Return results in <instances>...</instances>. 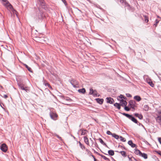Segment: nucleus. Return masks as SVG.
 Wrapping results in <instances>:
<instances>
[{
    "mask_svg": "<svg viewBox=\"0 0 161 161\" xmlns=\"http://www.w3.org/2000/svg\"><path fill=\"white\" fill-rule=\"evenodd\" d=\"M3 5L10 11H12L14 14L17 16V11L13 8L12 6L7 0H0Z\"/></svg>",
    "mask_w": 161,
    "mask_h": 161,
    "instance_id": "1",
    "label": "nucleus"
},
{
    "mask_svg": "<svg viewBox=\"0 0 161 161\" xmlns=\"http://www.w3.org/2000/svg\"><path fill=\"white\" fill-rule=\"evenodd\" d=\"M38 13L36 15L35 18L38 21H41L44 18V16L43 14V12L40 9L38 8Z\"/></svg>",
    "mask_w": 161,
    "mask_h": 161,
    "instance_id": "2",
    "label": "nucleus"
},
{
    "mask_svg": "<svg viewBox=\"0 0 161 161\" xmlns=\"http://www.w3.org/2000/svg\"><path fill=\"white\" fill-rule=\"evenodd\" d=\"M135 106V101H129V104L128 106H125V110L128 111L130 110V108H134Z\"/></svg>",
    "mask_w": 161,
    "mask_h": 161,
    "instance_id": "3",
    "label": "nucleus"
},
{
    "mask_svg": "<svg viewBox=\"0 0 161 161\" xmlns=\"http://www.w3.org/2000/svg\"><path fill=\"white\" fill-rule=\"evenodd\" d=\"M18 85L21 89L25 90L26 92H28L29 91V88L26 87L24 84L22 83H18Z\"/></svg>",
    "mask_w": 161,
    "mask_h": 161,
    "instance_id": "4",
    "label": "nucleus"
},
{
    "mask_svg": "<svg viewBox=\"0 0 161 161\" xmlns=\"http://www.w3.org/2000/svg\"><path fill=\"white\" fill-rule=\"evenodd\" d=\"M50 115L51 119L54 120H56L57 119V117H58V115L56 113L52 112H50Z\"/></svg>",
    "mask_w": 161,
    "mask_h": 161,
    "instance_id": "5",
    "label": "nucleus"
},
{
    "mask_svg": "<svg viewBox=\"0 0 161 161\" xmlns=\"http://www.w3.org/2000/svg\"><path fill=\"white\" fill-rule=\"evenodd\" d=\"M89 94L92 95L94 97L97 96V92L95 90H94L92 88H91L90 89V92Z\"/></svg>",
    "mask_w": 161,
    "mask_h": 161,
    "instance_id": "6",
    "label": "nucleus"
},
{
    "mask_svg": "<svg viewBox=\"0 0 161 161\" xmlns=\"http://www.w3.org/2000/svg\"><path fill=\"white\" fill-rule=\"evenodd\" d=\"M1 149L4 152H6L8 150V147L7 145L5 144H2L0 147Z\"/></svg>",
    "mask_w": 161,
    "mask_h": 161,
    "instance_id": "7",
    "label": "nucleus"
},
{
    "mask_svg": "<svg viewBox=\"0 0 161 161\" xmlns=\"http://www.w3.org/2000/svg\"><path fill=\"white\" fill-rule=\"evenodd\" d=\"M118 101H124V100H126L127 98L122 95H120L117 98Z\"/></svg>",
    "mask_w": 161,
    "mask_h": 161,
    "instance_id": "8",
    "label": "nucleus"
},
{
    "mask_svg": "<svg viewBox=\"0 0 161 161\" xmlns=\"http://www.w3.org/2000/svg\"><path fill=\"white\" fill-rule=\"evenodd\" d=\"M40 3V5L42 8H45V4L43 0H38Z\"/></svg>",
    "mask_w": 161,
    "mask_h": 161,
    "instance_id": "9",
    "label": "nucleus"
},
{
    "mask_svg": "<svg viewBox=\"0 0 161 161\" xmlns=\"http://www.w3.org/2000/svg\"><path fill=\"white\" fill-rule=\"evenodd\" d=\"M156 121L159 124H161V115H158L156 118Z\"/></svg>",
    "mask_w": 161,
    "mask_h": 161,
    "instance_id": "10",
    "label": "nucleus"
},
{
    "mask_svg": "<svg viewBox=\"0 0 161 161\" xmlns=\"http://www.w3.org/2000/svg\"><path fill=\"white\" fill-rule=\"evenodd\" d=\"M84 141L85 143L88 145L90 146L89 143V140L88 138L86 136L84 137Z\"/></svg>",
    "mask_w": 161,
    "mask_h": 161,
    "instance_id": "11",
    "label": "nucleus"
},
{
    "mask_svg": "<svg viewBox=\"0 0 161 161\" xmlns=\"http://www.w3.org/2000/svg\"><path fill=\"white\" fill-rule=\"evenodd\" d=\"M119 104L120 106H121L123 107L125 106L127 104V101H120Z\"/></svg>",
    "mask_w": 161,
    "mask_h": 161,
    "instance_id": "12",
    "label": "nucleus"
},
{
    "mask_svg": "<svg viewBox=\"0 0 161 161\" xmlns=\"http://www.w3.org/2000/svg\"><path fill=\"white\" fill-rule=\"evenodd\" d=\"M147 83L150 85L152 87H153L154 86V84L153 83V82L150 80H147Z\"/></svg>",
    "mask_w": 161,
    "mask_h": 161,
    "instance_id": "13",
    "label": "nucleus"
},
{
    "mask_svg": "<svg viewBox=\"0 0 161 161\" xmlns=\"http://www.w3.org/2000/svg\"><path fill=\"white\" fill-rule=\"evenodd\" d=\"M128 144L132 147H134L136 146V145L133 143L132 141L131 140L128 141Z\"/></svg>",
    "mask_w": 161,
    "mask_h": 161,
    "instance_id": "14",
    "label": "nucleus"
},
{
    "mask_svg": "<svg viewBox=\"0 0 161 161\" xmlns=\"http://www.w3.org/2000/svg\"><path fill=\"white\" fill-rule=\"evenodd\" d=\"M78 92L80 93L84 94L86 92V91L84 88H82V89H79L78 90Z\"/></svg>",
    "mask_w": 161,
    "mask_h": 161,
    "instance_id": "15",
    "label": "nucleus"
},
{
    "mask_svg": "<svg viewBox=\"0 0 161 161\" xmlns=\"http://www.w3.org/2000/svg\"><path fill=\"white\" fill-rule=\"evenodd\" d=\"M114 106L119 109H120V105L119 103H116L114 104Z\"/></svg>",
    "mask_w": 161,
    "mask_h": 161,
    "instance_id": "16",
    "label": "nucleus"
},
{
    "mask_svg": "<svg viewBox=\"0 0 161 161\" xmlns=\"http://www.w3.org/2000/svg\"><path fill=\"white\" fill-rule=\"evenodd\" d=\"M124 157H126L127 156L126 153L124 151H121L119 152Z\"/></svg>",
    "mask_w": 161,
    "mask_h": 161,
    "instance_id": "17",
    "label": "nucleus"
},
{
    "mask_svg": "<svg viewBox=\"0 0 161 161\" xmlns=\"http://www.w3.org/2000/svg\"><path fill=\"white\" fill-rule=\"evenodd\" d=\"M24 65L25 66V67L28 70L31 72H32V70L31 68L29 67L27 65L25 64H24Z\"/></svg>",
    "mask_w": 161,
    "mask_h": 161,
    "instance_id": "18",
    "label": "nucleus"
},
{
    "mask_svg": "<svg viewBox=\"0 0 161 161\" xmlns=\"http://www.w3.org/2000/svg\"><path fill=\"white\" fill-rule=\"evenodd\" d=\"M88 132L87 130H81V135H84L86 134Z\"/></svg>",
    "mask_w": 161,
    "mask_h": 161,
    "instance_id": "19",
    "label": "nucleus"
},
{
    "mask_svg": "<svg viewBox=\"0 0 161 161\" xmlns=\"http://www.w3.org/2000/svg\"><path fill=\"white\" fill-rule=\"evenodd\" d=\"M130 119L136 123H137V120L136 119H135L132 116H131V117Z\"/></svg>",
    "mask_w": 161,
    "mask_h": 161,
    "instance_id": "20",
    "label": "nucleus"
},
{
    "mask_svg": "<svg viewBox=\"0 0 161 161\" xmlns=\"http://www.w3.org/2000/svg\"><path fill=\"white\" fill-rule=\"evenodd\" d=\"M142 157H143L144 159H147V154L144 153H142Z\"/></svg>",
    "mask_w": 161,
    "mask_h": 161,
    "instance_id": "21",
    "label": "nucleus"
},
{
    "mask_svg": "<svg viewBox=\"0 0 161 161\" xmlns=\"http://www.w3.org/2000/svg\"><path fill=\"white\" fill-rule=\"evenodd\" d=\"M78 143L79 144L80 147L82 149H85V146L83 144H82L80 142H79Z\"/></svg>",
    "mask_w": 161,
    "mask_h": 161,
    "instance_id": "22",
    "label": "nucleus"
},
{
    "mask_svg": "<svg viewBox=\"0 0 161 161\" xmlns=\"http://www.w3.org/2000/svg\"><path fill=\"white\" fill-rule=\"evenodd\" d=\"M135 153L137 155H139L140 156L141 155V152L140 151L137 149H135Z\"/></svg>",
    "mask_w": 161,
    "mask_h": 161,
    "instance_id": "23",
    "label": "nucleus"
},
{
    "mask_svg": "<svg viewBox=\"0 0 161 161\" xmlns=\"http://www.w3.org/2000/svg\"><path fill=\"white\" fill-rule=\"evenodd\" d=\"M134 98L136 101H140V100L141 99L140 97L138 96H135L134 97Z\"/></svg>",
    "mask_w": 161,
    "mask_h": 161,
    "instance_id": "24",
    "label": "nucleus"
},
{
    "mask_svg": "<svg viewBox=\"0 0 161 161\" xmlns=\"http://www.w3.org/2000/svg\"><path fill=\"white\" fill-rule=\"evenodd\" d=\"M112 136L113 137H114V138L117 139H119V136L118 135L115 134H113L112 135Z\"/></svg>",
    "mask_w": 161,
    "mask_h": 161,
    "instance_id": "25",
    "label": "nucleus"
},
{
    "mask_svg": "<svg viewBox=\"0 0 161 161\" xmlns=\"http://www.w3.org/2000/svg\"><path fill=\"white\" fill-rule=\"evenodd\" d=\"M108 153L111 156H113L114 155V152L112 150H109L108 152Z\"/></svg>",
    "mask_w": 161,
    "mask_h": 161,
    "instance_id": "26",
    "label": "nucleus"
},
{
    "mask_svg": "<svg viewBox=\"0 0 161 161\" xmlns=\"http://www.w3.org/2000/svg\"><path fill=\"white\" fill-rule=\"evenodd\" d=\"M102 158L106 160H107V161H110V160L109 158H107L105 156H103V155H99Z\"/></svg>",
    "mask_w": 161,
    "mask_h": 161,
    "instance_id": "27",
    "label": "nucleus"
},
{
    "mask_svg": "<svg viewBox=\"0 0 161 161\" xmlns=\"http://www.w3.org/2000/svg\"><path fill=\"white\" fill-rule=\"evenodd\" d=\"M144 110L147 111H148L149 109V107L147 105H145L143 108Z\"/></svg>",
    "mask_w": 161,
    "mask_h": 161,
    "instance_id": "28",
    "label": "nucleus"
},
{
    "mask_svg": "<svg viewBox=\"0 0 161 161\" xmlns=\"http://www.w3.org/2000/svg\"><path fill=\"white\" fill-rule=\"evenodd\" d=\"M123 114L125 116H126L129 119H130L131 117V115H129L128 114H126V113H123Z\"/></svg>",
    "mask_w": 161,
    "mask_h": 161,
    "instance_id": "29",
    "label": "nucleus"
},
{
    "mask_svg": "<svg viewBox=\"0 0 161 161\" xmlns=\"http://www.w3.org/2000/svg\"><path fill=\"white\" fill-rule=\"evenodd\" d=\"M119 138L120 139V140L121 141L123 142H125L126 141L125 139L121 136L119 137Z\"/></svg>",
    "mask_w": 161,
    "mask_h": 161,
    "instance_id": "30",
    "label": "nucleus"
},
{
    "mask_svg": "<svg viewBox=\"0 0 161 161\" xmlns=\"http://www.w3.org/2000/svg\"><path fill=\"white\" fill-rule=\"evenodd\" d=\"M142 141L143 142H145L146 144L148 145L149 146H150V144L147 141H146L145 139H143L142 138Z\"/></svg>",
    "mask_w": 161,
    "mask_h": 161,
    "instance_id": "31",
    "label": "nucleus"
},
{
    "mask_svg": "<svg viewBox=\"0 0 161 161\" xmlns=\"http://www.w3.org/2000/svg\"><path fill=\"white\" fill-rule=\"evenodd\" d=\"M86 151L87 153V154L89 155L92 154V153L90 150L87 148L86 149Z\"/></svg>",
    "mask_w": 161,
    "mask_h": 161,
    "instance_id": "32",
    "label": "nucleus"
},
{
    "mask_svg": "<svg viewBox=\"0 0 161 161\" xmlns=\"http://www.w3.org/2000/svg\"><path fill=\"white\" fill-rule=\"evenodd\" d=\"M106 99L107 101H114V99L110 97H107Z\"/></svg>",
    "mask_w": 161,
    "mask_h": 161,
    "instance_id": "33",
    "label": "nucleus"
},
{
    "mask_svg": "<svg viewBox=\"0 0 161 161\" xmlns=\"http://www.w3.org/2000/svg\"><path fill=\"white\" fill-rule=\"evenodd\" d=\"M144 21H145V22L147 23V22H148V18L146 16H144Z\"/></svg>",
    "mask_w": 161,
    "mask_h": 161,
    "instance_id": "34",
    "label": "nucleus"
},
{
    "mask_svg": "<svg viewBox=\"0 0 161 161\" xmlns=\"http://www.w3.org/2000/svg\"><path fill=\"white\" fill-rule=\"evenodd\" d=\"M73 82H74V81L73 80H71L70 81V83L74 87H75L76 86L75 85V84H77V82H76V83H73Z\"/></svg>",
    "mask_w": 161,
    "mask_h": 161,
    "instance_id": "35",
    "label": "nucleus"
},
{
    "mask_svg": "<svg viewBox=\"0 0 161 161\" xmlns=\"http://www.w3.org/2000/svg\"><path fill=\"white\" fill-rule=\"evenodd\" d=\"M128 157L129 159V160L130 161H136V160L134 158H130L129 157Z\"/></svg>",
    "mask_w": 161,
    "mask_h": 161,
    "instance_id": "36",
    "label": "nucleus"
},
{
    "mask_svg": "<svg viewBox=\"0 0 161 161\" xmlns=\"http://www.w3.org/2000/svg\"><path fill=\"white\" fill-rule=\"evenodd\" d=\"M95 100V101H104V99L103 98H96Z\"/></svg>",
    "mask_w": 161,
    "mask_h": 161,
    "instance_id": "37",
    "label": "nucleus"
},
{
    "mask_svg": "<svg viewBox=\"0 0 161 161\" xmlns=\"http://www.w3.org/2000/svg\"><path fill=\"white\" fill-rule=\"evenodd\" d=\"M107 134L108 135H111L112 136V133L109 130H108L107 131Z\"/></svg>",
    "mask_w": 161,
    "mask_h": 161,
    "instance_id": "38",
    "label": "nucleus"
},
{
    "mask_svg": "<svg viewBox=\"0 0 161 161\" xmlns=\"http://www.w3.org/2000/svg\"><path fill=\"white\" fill-rule=\"evenodd\" d=\"M99 141L101 143H102V144H103L104 142L103 141V140L102 139L99 138Z\"/></svg>",
    "mask_w": 161,
    "mask_h": 161,
    "instance_id": "39",
    "label": "nucleus"
},
{
    "mask_svg": "<svg viewBox=\"0 0 161 161\" xmlns=\"http://www.w3.org/2000/svg\"><path fill=\"white\" fill-rule=\"evenodd\" d=\"M155 152H156L157 153H158V154L159 155H160L161 154V152L160 151H157V150H155L154 151Z\"/></svg>",
    "mask_w": 161,
    "mask_h": 161,
    "instance_id": "40",
    "label": "nucleus"
},
{
    "mask_svg": "<svg viewBox=\"0 0 161 161\" xmlns=\"http://www.w3.org/2000/svg\"><path fill=\"white\" fill-rule=\"evenodd\" d=\"M45 85L48 86L50 88H52L51 86H50L49 84L48 83H46L45 84Z\"/></svg>",
    "mask_w": 161,
    "mask_h": 161,
    "instance_id": "41",
    "label": "nucleus"
},
{
    "mask_svg": "<svg viewBox=\"0 0 161 161\" xmlns=\"http://www.w3.org/2000/svg\"><path fill=\"white\" fill-rule=\"evenodd\" d=\"M126 95L127 97H132L131 95L129 93H127Z\"/></svg>",
    "mask_w": 161,
    "mask_h": 161,
    "instance_id": "42",
    "label": "nucleus"
},
{
    "mask_svg": "<svg viewBox=\"0 0 161 161\" xmlns=\"http://www.w3.org/2000/svg\"><path fill=\"white\" fill-rule=\"evenodd\" d=\"M55 136L58 138L60 140H61L62 139V138L61 137L59 136L58 135H55Z\"/></svg>",
    "mask_w": 161,
    "mask_h": 161,
    "instance_id": "43",
    "label": "nucleus"
},
{
    "mask_svg": "<svg viewBox=\"0 0 161 161\" xmlns=\"http://www.w3.org/2000/svg\"><path fill=\"white\" fill-rule=\"evenodd\" d=\"M158 140L159 142L161 144V137H158Z\"/></svg>",
    "mask_w": 161,
    "mask_h": 161,
    "instance_id": "44",
    "label": "nucleus"
},
{
    "mask_svg": "<svg viewBox=\"0 0 161 161\" xmlns=\"http://www.w3.org/2000/svg\"><path fill=\"white\" fill-rule=\"evenodd\" d=\"M135 115L136 116V117H138L140 119H141V118H140V116L139 115V114H135Z\"/></svg>",
    "mask_w": 161,
    "mask_h": 161,
    "instance_id": "45",
    "label": "nucleus"
},
{
    "mask_svg": "<svg viewBox=\"0 0 161 161\" xmlns=\"http://www.w3.org/2000/svg\"><path fill=\"white\" fill-rule=\"evenodd\" d=\"M97 102L100 104H103V101H97Z\"/></svg>",
    "mask_w": 161,
    "mask_h": 161,
    "instance_id": "46",
    "label": "nucleus"
},
{
    "mask_svg": "<svg viewBox=\"0 0 161 161\" xmlns=\"http://www.w3.org/2000/svg\"><path fill=\"white\" fill-rule=\"evenodd\" d=\"M107 102L110 104H113L114 103V101H107Z\"/></svg>",
    "mask_w": 161,
    "mask_h": 161,
    "instance_id": "47",
    "label": "nucleus"
},
{
    "mask_svg": "<svg viewBox=\"0 0 161 161\" xmlns=\"http://www.w3.org/2000/svg\"><path fill=\"white\" fill-rule=\"evenodd\" d=\"M62 2L64 3V4L65 5L66 4V2L65 0H62Z\"/></svg>",
    "mask_w": 161,
    "mask_h": 161,
    "instance_id": "48",
    "label": "nucleus"
},
{
    "mask_svg": "<svg viewBox=\"0 0 161 161\" xmlns=\"http://www.w3.org/2000/svg\"><path fill=\"white\" fill-rule=\"evenodd\" d=\"M90 155L93 158H94H94H95V156L92 154H92Z\"/></svg>",
    "mask_w": 161,
    "mask_h": 161,
    "instance_id": "49",
    "label": "nucleus"
},
{
    "mask_svg": "<svg viewBox=\"0 0 161 161\" xmlns=\"http://www.w3.org/2000/svg\"><path fill=\"white\" fill-rule=\"evenodd\" d=\"M7 97L8 96L6 95H4L3 96V97L5 98H7Z\"/></svg>",
    "mask_w": 161,
    "mask_h": 161,
    "instance_id": "50",
    "label": "nucleus"
},
{
    "mask_svg": "<svg viewBox=\"0 0 161 161\" xmlns=\"http://www.w3.org/2000/svg\"><path fill=\"white\" fill-rule=\"evenodd\" d=\"M158 114H159V115H161V111H158Z\"/></svg>",
    "mask_w": 161,
    "mask_h": 161,
    "instance_id": "51",
    "label": "nucleus"
},
{
    "mask_svg": "<svg viewBox=\"0 0 161 161\" xmlns=\"http://www.w3.org/2000/svg\"><path fill=\"white\" fill-rule=\"evenodd\" d=\"M156 160H158V161H159L158 158H157V157H156Z\"/></svg>",
    "mask_w": 161,
    "mask_h": 161,
    "instance_id": "52",
    "label": "nucleus"
},
{
    "mask_svg": "<svg viewBox=\"0 0 161 161\" xmlns=\"http://www.w3.org/2000/svg\"><path fill=\"white\" fill-rule=\"evenodd\" d=\"M158 21H157L156 22V24H154V25H156L158 23Z\"/></svg>",
    "mask_w": 161,
    "mask_h": 161,
    "instance_id": "53",
    "label": "nucleus"
},
{
    "mask_svg": "<svg viewBox=\"0 0 161 161\" xmlns=\"http://www.w3.org/2000/svg\"><path fill=\"white\" fill-rule=\"evenodd\" d=\"M94 161H97V159L96 158H94Z\"/></svg>",
    "mask_w": 161,
    "mask_h": 161,
    "instance_id": "54",
    "label": "nucleus"
},
{
    "mask_svg": "<svg viewBox=\"0 0 161 161\" xmlns=\"http://www.w3.org/2000/svg\"><path fill=\"white\" fill-rule=\"evenodd\" d=\"M143 118V116L142 115V119Z\"/></svg>",
    "mask_w": 161,
    "mask_h": 161,
    "instance_id": "55",
    "label": "nucleus"
},
{
    "mask_svg": "<svg viewBox=\"0 0 161 161\" xmlns=\"http://www.w3.org/2000/svg\"><path fill=\"white\" fill-rule=\"evenodd\" d=\"M143 127H144V126L142 124L141 125Z\"/></svg>",
    "mask_w": 161,
    "mask_h": 161,
    "instance_id": "56",
    "label": "nucleus"
},
{
    "mask_svg": "<svg viewBox=\"0 0 161 161\" xmlns=\"http://www.w3.org/2000/svg\"><path fill=\"white\" fill-rule=\"evenodd\" d=\"M90 140H91L92 141V139H91V138H90Z\"/></svg>",
    "mask_w": 161,
    "mask_h": 161,
    "instance_id": "57",
    "label": "nucleus"
},
{
    "mask_svg": "<svg viewBox=\"0 0 161 161\" xmlns=\"http://www.w3.org/2000/svg\"><path fill=\"white\" fill-rule=\"evenodd\" d=\"M67 101H68V99H67L66 100Z\"/></svg>",
    "mask_w": 161,
    "mask_h": 161,
    "instance_id": "58",
    "label": "nucleus"
},
{
    "mask_svg": "<svg viewBox=\"0 0 161 161\" xmlns=\"http://www.w3.org/2000/svg\"><path fill=\"white\" fill-rule=\"evenodd\" d=\"M160 155L161 156V154H160Z\"/></svg>",
    "mask_w": 161,
    "mask_h": 161,
    "instance_id": "59",
    "label": "nucleus"
}]
</instances>
